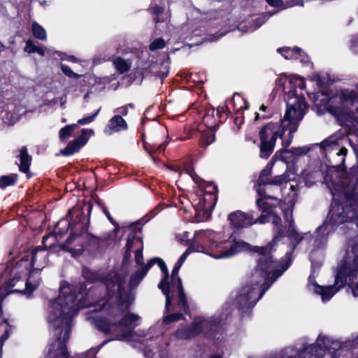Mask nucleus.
Here are the masks:
<instances>
[{
    "label": "nucleus",
    "instance_id": "obj_14",
    "mask_svg": "<svg viewBox=\"0 0 358 358\" xmlns=\"http://www.w3.org/2000/svg\"><path fill=\"white\" fill-rule=\"evenodd\" d=\"M93 134L94 131L92 129H83L81 131V135L76 139L71 141L66 148L62 150V154L66 156L73 155L76 152L78 151L81 147L84 146L87 143L89 136H92Z\"/></svg>",
    "mask_w": 358,
    "mask_h": 358
},
{
    "label": "nucleus",
    "instance_id": "obj_30",
    "mask_svg": "<svg viewBox=\"0 0 358 358\" xmlns=\"http://www.w3.org/2000/svg\"><path fill=\"white\" fill-rule=\"evenodd\" d=\"M62 72L67 76L70 78H78L80 77V75L74 73L70 67L66 65L62 64Z\"/></svg>",
    "mask_w": 358,
    "mask_h": 358
},
{
    "label": "nucleus",
    "instance_id": "obj_6",
    "mask_svg": "<svg viewBox=\"0 0 358 358\" xmlns=\"http://www.w3.org/2000/svg\"><path fill=\"white\" fill-rule=\"evenodd\" d=\"M324 108L342 122L345 116L351 117L355 111L358 113V87L338 90L328 99Z\"/></svg>",
    "mask_w": 358,
    "mask_h": 358
},
{
    "label": "nucleus",
    "instance_id": "obj_16",
    "mask_svg": "<svg viewBox=\"0 0 358 358\" xmlns=\"http://www.w3.org/2000/svg\"><path fill=\"white\" fill-rule=\"evenodd\" d=\"M136 245V250H135V260L137 264L141 265V267L143 265V257L142 251L143 249V244L140 237H135L133 235H130L128 237L127 245H126V257L130 255V250L132 249V244Z\"/></svg>",
    "mask_w": 358,
    "mask_h": 358
},
{
    "label": "nucleus",
    "instance_id": "obj_26",
    "mask_svg": "<svg viewBox=\"0 0 358 358\" xmlns=\"http://www.w3.org/2000/svg\"><path fill=\"white\" fill-rule=\"evenodd\" d=\"M17 180L16 175L3 176L0 178V187L4 188L8 185H14Z\"/></svg>",
    "mask_w": 358,
    "mask_h": 358
},
{
    "label": "nucleus",
    "instance_id": "obj_19",
    "mask_svg": "<svg viewBox=\"0 0 358 358\" xmlns=\"http://www.w3.org/2000/svg\"><path fill=\"white\" fill-rule=\"evenodd\" d=\"M128 128L126 121L122 116L117 115L109 120L105 129V133L111 135L114 133L125 131Z\"/></svg>",
    "mask_w": 358,
    "mask_h": 358
},
{
    "label": "nucleus",
    "instance_id": "obj_21",
    "mask_svg": "<svg viewBox=\"0 0 358 358\" xmlns=\"http://www.w3.org/2000/svg\"><path fill=\"white\" fill-rule=\"evenodd\" d=\"M295 173L291 170H287L285 173L277 176L271 180V185H282L287 182L295 179Z\"/></svg>",
    "mask_w": 358,
    "mask_h": 358
},
{
    "label": "nucleus",
    "instance_id": "obj_28",
    "mask_svg": "<svg viewBox=\"0 0 358 358\" xmlns=\"http://www.w3.org/2000/svg\"><path fill=\"white\" fill-rule=\"evenodd\" d=\"M182 317L183 316L181 313L169 314L164 317L163 322L166 324H169L172 322H177L182 319Z\"/></svg>",
    "mask_w": 358,
    "mask_h": 358
},
{
    "label": "nucleus",
    "instance_id": "obj_18",
    "mask_svg": "<svg viewBox=\"0 0 358 358\" xmlns=\"http://www.w3.org/2000/svg\"><path fill=\"white\" fill-rule=\"evenodd\" d=\"M278 52L286 59H299L303 64H306L309 61L308 55L298 48H281L278 49Z\"/></svg>",
    "mask_w": 358,
    "mask_h": 358
},
{
    "label": "nucleus",
    "instance_id": "obj_38",
    "mask_svg": "<svg viewBox=\"0 0 358 358\" xmlns=\"http://www.w3.org/2000/svg\"><path fill=\"white\" fill-rule=\"evenodd\" d=\"M229 31H226L224 32H222L221 34H219L217 36H214L213 38H210V41H215V40H217L219 38L223 36L224 35H225L227 34V32H228Z\"/></svg>",
    "mask_w": 358,
    "mask_h": 358
},
{
    "label": "nucleus",
    "instance_id": "obj_42",
    "mask_svg": "<svg viewBox=\"0 0 358 358\" xmlns=\"http://www.w3.org/2000/svg\"><path fill=\"white\" fill-rule=\"evenodd\" d=\"M15 254H17V252L13 250L12 252H10V256H11L13 258V257H14V255Z\"/></svg>",
    "mask_w": 358,
    "mask_h": 358
},
{
    "label": "nucleus",
    "instance_id": "obj_36",
    "mask_svg": "<svg viewBox=\"0 0 358 358\" xmlns=\"http://www.w3.org/2000/svg\"><path fill=\"white\" fill-rule=\"evenodd\" d=\"M266 1L273 7H280L282 5L281 0H266Z\"/></svg>",
    "mask_w": 358,
    "mask_h": 358
},
{
    "label": "nucleus",
    "instance_id": "obj_25",
    "mask_svg": "<svg viewBox=\"0 0 358 358\" xmlns=\"http://www.w3.org/2000/svg\"><path fill=\"white\" fill-rule=\"evenodd\" d=\"M24 51L28 53L37 52L41 56L45 55L44 50L41 47L35 45L31 40L27 41Z\"/></svg>",
    "mask_w": 358,
    "mask_h": 358
},
{
    "label": "nucleus",
    "instance_id": "obj_24",
    "mask_svg": "<svg viewBox=\"0 0 358 358\" xmlns=\"http://www.w3.org/2000/svg\"><path fill=\"white\" fill-rule=\"evenodd\" d=\"M113 64L117 71L120 73L127 72L130 68V63L120 57H117L113 60Z\"/></svg>",
    "mask_w": 358,
    "mask_h": 358
},
{
    "label": "nucleus",
    "instance_id": "obj_32",
    "mask_svg": "<svg viewBox=\"0 0 358 358\" xmlns=\"http://www.w3.org/2000/svg\"><path fill=\"white\" fill-rule=\"evenodd\" d=\"M100 110H101V108L98 109L97 111L94 114H93L90 116L80 119L78 121V123L80 124H87L92 122V121H94L95 117L98 115L99 113L100 112Z\"/></svg>",
    "mask_w": 358,
    "mask_h": 358
},
{
    "label": "nucleus",
    "instance_id": "obj_9",
    "mask_svg": "<svg viewBox=\"0 0 358 358\" xmlns=\"http://www.w3.org/2000/svg\"><path fill=\"white\" fill-rule=\"evenodd\" d=\"M185 173L192 178L200 188L197 195L198 198L194 200V206L196 211V220L198 222H203L210 216L215 205V196L212 193L214 187L209 185L208 187L210 189L206 192H203V188L205 187V182L196 175L192 169H187Z\"/></svg>",
    "mask_w": 358,
    "mask_h": 358
},
{
    "label": "nucleus",
    "instance_id": "obj_15",
    "mask_svg": "<svg viewBox=\"0 0 358 358\" xmlns=\"http://www.w3.org/2000/svg\"><path fill=\"white\" fill-rule=\"evenodd\" d=\"M308 150L306 148H296L290 150H280L275 152L273 160H280L284 164L293 162L297 157L305 155Z\"/></svg>",
    "mask_w": 358,
    "mask_h": 358
},
{
    "label": "nucleus",
    "instance_id": "obj_31",
    "mask_svg": "<svg viewBox=\"0 0 358 358\" xmlns=\"http://www.w3.org/2000/svg\"><path fill=\"white\" fill-rule=\"evenodd\" d=\"M214 140L215 135L213 131L210 130L206 133L203 134L202 141L206 144V145L210 144L212 142L214 141Z\"/></svg>",
    "mask_w": 358,
    "mask_h": 358
},
{
    "label": "nucleus",
    "instance_id": "obj_48",
    "mask_svg": "<svg viewBox=\"0 0 358 358\" xmlns=\"http://www.w3.org/2000/svg\"><path fill=\"white\" fill-rule=\"evenodd\" d=\"M0 48H3V44L0 42Z\"/></svg>",
    "mask_w": 358,
    "mask_h": 358
},
{
    "label": "nucleus",
    "instance_id": "obj_27",
    "mask_svg": "<svg viewBox=\"0 0 358 358\" xmlns=\"http://www.w3.org/2000/svg\"><path fill=\"white\" fill-rule=\"evenodd\" d=\"M76 127V124H73L67 125V126L62 128L59 132V136L60 139L62 141H64L67 138H69L71 134L72 133L73 130Z\"/></svg>",
    "mask_w": 358,
    "mask_h": 358
},
{
    "label": "nucleus",
    "instance_id": "obj_46",
    "mask_svg": "<svg viewBox=\"0 0 358 358\" xmlns=\"http://www.w3.org/2000/svg\"><path fill=\"white\" fill-rule=\"evenodd\" d=\"M286 258L290 259V256L288 252L286 254Z\"/></svg>",
    "mask_w": 358,
    "mask_h": 358
},
{
    "label": "nucleus",
    "instance_id": "obj_44",
    "mask_svg": "<svg viewBox=\"0 0 358 358\" xmlns=\"http://www.w3.org/2000/svg\"><path fill=\"white\" fill-rule=\"evenodd\" d=\"M289 189L291 190L293 192H294V185H289Z\"/></svg>",
    "mask_w": 358,
    "mask_h": 358
},
{
    "label": "nucleus",
    "instance_id": "obj_4",
    "mask_svg": "<svg viewBox=\"0 0 358 358\" xmlns=\"http://www.w3.org/2000/svg\"><path fill=\"white\" fill-rule=\"evenodd\" d=\"M273 166V162L268 163L260 173L257 188V192L259 196L258 199H260L262 201H268L270 203L268 207L271 209H274L276 208L278 211V209L283 211L285 222L288 224L287 236L292 242L293 247H295L296 245L298 244L300 241H308L310 238V235L308 234H304L303 236H300L296 233L292 219V212L294 206V203L292 199H289L287 203H285L284 201L283 203H280V206L277 207L274 206V203L273 202L276 201V199L272 196H267L266 195L265 191L267 190L268 187H266V189L265 186L267 185H271V180H269V176L271 175Z\"/></svg>",
    "mask_w": 358,
    "mask_h": 358
},
{
    "label": "nucleus",
    "instance_id": "obj_22",
    "mask_svg": "<svg viewBox=\"0 0 358 358\" xmlns=\"http://www.w3.org/2000/svg\"><path fill=\"white\" fill-rule=\"evenodd\" d=\"M19 157L20 160V170L24 173H28L31 159L28 155L26 148L20 150Z\"/></svg>",
    "mask_w": 358,
    "mask_h": 358
},
{
    "label": "nucleus",
    "instance_id": "obj_5",
    "mask_svg": "<svg viewBox=\"0 0 358 358\" xmlns=\"http://www.w3.org/2000/svg\"><path fill=\"white\" fill-rule=\"evenodd\" d=\"M190 253V250L187 249L178 259L174 268L171 272V280H168V273L166 276L164 274V278L159 282L158 287L166 295V312L170 311V306L172 301L177 299L178 307L180 310L186 311L187 301L185 297V294L182 290V282L178 277V272L182 264L185 262L187 257Z\"/></svg>",
    "mask_w": 358,
    "mask_h": 358
},
{
    "label": "nucleus",
    "instance_id": "obj_41",
    "mask_svg": "<svg viewBox=\"0 0 358 358\" xmlns=\"http://www.w3.org/2000/svg\"><path fill=\"white\" fill-rule=\"evenodd\" d=\"M136 250V245L135 244H134V243H133V244H132V249L130 250V253H131V252H135V250Z\"/></svg>",
    "mask_w": 358,
    "mask_h": 358
},
{
    "label": "nucleus",
    "instance_id": "obj_51",
    "mask_svg": "<svg viewBox=\"0 0 358 358\" xmlns=\"http://www.w3.org/2000/svg\"><path fill=\"white\" fill-rule=\"evenodd\" d=\"M356 225H357V228H358V222H356Z\"/></svg>",
    "mask_w": 358,
    "mask_h": 358
},
{
    "label": "nucleus",
    "instance_id": "obj_47",
    "mask_svg": "<svg viewBox=\"0 0 358 358\" xmlns=\"http://www.w3.org/2000/svg\"><path fill=\"white\" fill-rule=\"evenodd\" d=\"M159 149H160V150H164V147H163V145H160V146H159Z\"/></svg>",
    "mask_w": 358,
    "mask_h": 358
},
{
    "label": "nucleus",
    "instance_id": "obj_29",
    "mask_svg": "<svg viewBox=\"0 0 358 358\" xmlns=\"http://www.w3.org/2000/svg\"><path fill=\"white\" fill-rule=\"evenodd\" d=\"M165 42L162 38H157L150 43V50L155 51L163 48Z\"/></svg>",
    "mask_w": 358,
    "mask_h": 358
},
{
    "label": "nucleus",
    "instance_id": "obj_39",
    "mask_svg": "<svg viewBox=\"0 0 358 358\" xmlns=\"http://www.w3.org/2000/svg\"><path fill=\"white\" fill-rule=\"evenodd\" d=\"M69 60L71 62H77V59L75 57H73V56L69 57Z\"/></svg>",
    "mask_w": 358,
    "mask_h": 358
},
{
    "label": "nucleus",
    "instance_id": "obj_49",
    "mask_svg": "<svg viewBox=\"0 0 358 358\" xmlns=\"http://www.w3.org/2000/svg\"><path fill=\"white\" fill-rule=\"evenodd\" d=\"M117 230H118V229H117V228H115V229H114V231H117Z\"/></svg>",
    "mask_w": 358,
    "mask_h": 358
},
{
    "label": "nucleus",
    "instance_id": "obj_33",
    "mask_svg": "<svg viewBox=\"0 0 358 358\" xmlns=\"http://www.w3.org/2000/svg\"><path fill=\"white\" fill-rule=\"evenodd\" d=\"M301 178H303L305 185H306L310 186L314 182L313 179L315 178V177L313 176V174H306L305 172H303Z\"/></svg>",
    "mask_w": 358,
    "mask_h": 358
},
{
    "label": "nucleus",
    "instance_id": "obj_37",
    "mask_svg": "<svg viewBox=\"0 0 358 358\" xmlns=\"http://www.w3.org/2000/svg\"><path fill=\"white\" fill-rule=\"evenodd\" d=\"M116 113H120L124 115L127 114V108L126 106L116 108L114 111Z\"/></svg>",
    "mask_w": 358,
    "mask_h": 358
},
{
    "label": "nucleus",
    "instance_id": "obj_10",
    "mask_svg": "<svg viewBox=\"0 0 358 358\" xmlns=\"http://www.w3.org/2000/svg\"><path fill=\"white\" fill-rule=\"evenodd\" d=\"M221 320L220 317L217 315L208 317H198L189 327L178 329L175 336L179 339H187L200 333L207 334L217 328Z\"/></svg>",
    "mask_w": 358,
    "mask_h": 358
},
{
    "label": "nucleus",
    "instance_id": "obj_2",
    "mask_svg": "<svg viewBox=\"0 0 358 358\" xmlns=\"http://www.w3.org/2000/svg\"><path fill=\"white\" fill-rule=\"evenodd\" d=\"M294 78L282 77L278 85L282 87L285 94L287 109L283 119L279 122H270L259 131L260 157L267 159L272 153L278 138L282 141L284 147H288L293 139V134L297 130L299 122L308 110V106L303 95L295 96L290 88L285 85V82L292 85ZM303 85L300 79L296 80Z\"/></svg>",
    "mask_w": 358,
    "mask_h": 358
},
{
    "label": "nucleus",
    "instance_id": "obj_40",
    "mask_svg": "<svg viewBox=\"0 0 358 358\" xmlns=\"http://www.w3.org/2000/svg\"><path fill=\"white\" fill-rule=\"evenodd\" d=\"M104 213L106 215V217H108V219L110 220L111 218H110V215L109 213L107 210H104Z\"/></svg>",
    "mask_w": 358,
    "mask_h": 358
},
{
    "label": "nucleus",
    "instance_id": "obj_1",
    "mask_svg": "<svg viewBox=\"0 0 358 358\" xmlns=\"http://www.w3.org/2000/svg\"><path fill=\"white\" fill-rule=\"evenodd\" d=\"M282 234L279 231L272 242L262 248L251 247L240 240H221L218 233L210 229L195 231L193 242L196 245V251L215 259H228L244 251H252L262 255L250 277L251 285L255 287L249 285L243 287L236 298L240 308H249L255 306L272 283L289 267L288 262L281 264L268 256L273 245L278 241L279 237L282 236Z\"/></svg>",
    "mask_w": 358,
    "mask_h": 358
},
{
    "label": "nucleus",
    "instance_id": "obj_7",
    "mask_svg": "<svg viewBox=\"0 0 358 358\" xmlns=\"http://www.w3.org/2000/svg\"><path fill=\"white\" fill-rule=\"evenodd\" d=\"M356 217V209L352 204L343 206L337 202H334L327 220L317 229V238L314 241L315 243L320 241V243L317 244V247L320 248L326 243L325 238L336 226L345 222L352 220Z\"/></svg>",
    "mask_w": 358,
    "mask_h": 358
},
{
    "label": "nucleus",
    "instance_id": "obj_17",
    "mask_svg": "<svg viewBox=\"0 0 358 358\" xmlns=\"http://www.w3.org/2000/svg\"><path fill=\"white\" fill-rule=\"evenodd\" d=\"M24 113V108L12 105L8 106L4 110L0 112V119L6 124H13Z\"/></svg>",
    "mask_w": 358,
    "mask_h": 358
},
{
    "label": "nucleus",
    "instance_id": "obj_23",
    "mask_svg": "<svg viewBox=\"0 0 358 358\" xmlns=\"http://www.w3.org/2000/svg\"><path fill=\"white\" fill-rule=\"evenodd\" d=\"M31 30L35 38L45 41L47 38V33L45 29L37 22H33L31 24Z\"/></svg>",
    "mask_w": 358,
    "mask_h": 358
},
{
    "label": "nucleus",
    "instance_id": "obj_35",
    "mask_svg": "<svg viewBox=\"0 0 358 358\" xmlns=\"http://www.w3.org/2000/svg\"><path fill=\"white\" fill-rule=\"evenodd\" d=\"M163 13V9L160 7L154 8V13L156 15L155 21L157 22L164 20V19L160 18V15Z\"/></svg>",
    "mask_w": 358,
    "mask_h": 358
},
{
    "label": "nucleus",
    "instance_id": "obj_45",
    "mask_svg": "<svg viewBox=\"0 0 358 358\" xmlns=\"http://www.w3.org/2000/svg\"><path fill=\"white\" fill-rule=\"evenodd\" d=\"M260 109L263 111H264L266 110V106L262 105L261 107H260Z\"/></svg>",
    "mask_w": 358,
    "mask_h": 358
},
{
    "label": "nucleus",
    "instance_id": "obj_8",
    "mask_svg": "<svg viewBox=\"0 0 358 358\" xmlns=\"http://www.w3.org/2000/svg\"><path fill=\"white\" fill-rule=\"evenodd\" d=\"M257 204L262 210V214L259 218L254 220L251 215L245 214L243 212L239 210L235 211L230 213L228 216V220L231 226L238 229L247 227L256 222L263 224L271 222L275 225L279 224L280 219L277 215L278 210L276 208L271 209L268 207L270 205L268 201H262L260 199H257Z\"/></svg>",
    "mask_w": 358,
    "mask_h": 358
},
{
    "label": "nucleus",
    "instance_id": "obj_34",
    "mask_svg": "<svg viewBox=\"0 0 358 358\" xmlns=\"http://www.w3.org/2000/svg\"><path fill=\"white\" fill-rule=\"evenodd\" d=\"M303 5V0H290L287 2V5L285 7H293V6H302Z\"/></svg>",
    "mask_w": 358,
    "mask_h": 358
},
{
    "label": "nucleus",
    "instance_id": "obj_20",
    "mask_svg": "<svg viewBox=\"0 0 358 358\" xmlns=\"http://www.w3.org/2000/svg\"><path fill=\"white\" fill-rule=\"evenodd\" d=\"M286 77L287 78H294L295 80H297V79H300L302 80L303 82V85H301L300 84V82L299 81H296L294 80L293 82V84L291 85L289 84L288 82H285V85L288 87L289 88L291 89V90L292 91V93L294 94L295 96H299L300 94H296V88H299V90H302L305 87V83H304V80L302 77H300L299 76H296V75H287V73H282L279 76L278 78L276 80V87L278 88H281L282 89V87L280 85H278V80L282 78V77Z\"/></svg>",
    "mask_w": 358,
    "mask_h": 358
},
{
    "label": "nucleus",
    "instance_id": "obj_3",
    "mask_svg": "<svg viewBox=\"0 0 358 358\" xmlns=\"http://www.w3.org/2000/svg\"><path fill=\"white\" fill-rule=\"evenodd\" d=\"M358 238L352 241L347 248L338 271L334 285L320 286L315 276L308 278V288L321 296L323 302L329 301L341 288L347 285L355 297H358Z\"/></svg>",
    "mask_w": 358,
    "mask_h": 358
},
{
    "label": "nucleus",
    "instance_id": "obj_11",
    "mask_svg": "<svg viewBox=\"0 0 358 358\" xmlns=\"http://www.w3.org/2000/svg\"><path fill=\"white\" fill-rule=\"evenodd\" d=\"M322 145L326 155H329L330 157L333 158L337 166H341L344 163L348 150L345 147L340 145L336 138L330 137L324 141Z\"/></svg>",
    "mask_w": 358,
    "mask_h": 358
},
{
    "label": "nucleus",
    "instance_id": "obj_52",
    "mask_svg": "<svg viewBox=\"0 0 358 358\" xmlns=\"http://www.w3.org/2000/svg\"><path fill=\"white\" fill-rule=\"evenodd\" d=\"M357 39H358V36H357Z\"/></svg>",
    "mask_w": 358,
    "mask_h": 358
},
{
    "label": "nucleus",
    "instance_id": "obj_43",
    "mask_svg": "<svg viewBox=\"0 0 358 358\" xmlns=\"http://www.w3.org/2000/svg\"><path fill=\"white\" fill-rule=\"evenodd\" d=\"M210 358H222L220 355H215L212 356Z\"/></svg>",
    "mask_w": 358,
    "mask_h": 358
},
{
    "label": "nucleus",
    "instance_id": "obj_12",
    "mask_svg": "<svg viewBox=\"0 0 358 358\" xmlns=\"http://www.w3.org/2000/svg\"><path fill=\"white\" fill-rule=\"evenodd\" d=\"M155 264H157L162 271L166 275L167 268L164 262L159 258L155 257L150 259L145 266H143L140 269L137 270L131 277L130 287H136L148 273V270Z\"/></svg>",
    "mask_w": 358,
    "mask_h": 358
},
{
    "label": "nucleus",
    "instance_id": "obj_13",
    "mask_svg": "<svg viewBox=\"0 0 358 358\" xmlns=\"http://www.w3.org/2000/svg\"><path fill=\"white\" fill-rule=\"evenodd\" d=\"M274 13H263L259 15H251L240 22L237 29L242 32L254 31L260 27Z\"/></svg>",
    "mask_w": 358,
    "mask_h": 358
},
{
    "label": "nucleus",
    "instance_id": "obj_50",
    "mask_svg": "<svg viewBox=\"0 0 358 358\" xmlns=\"http://www.w3.org/2000/svg\"><path fill=\"white\" fill-rule=\"evenodd\" d=\"M62 122H66V120H65V119H62Z\"/></svg>",
    "mask_w": 358,
    "mask_h": 358
}]
</instances>
